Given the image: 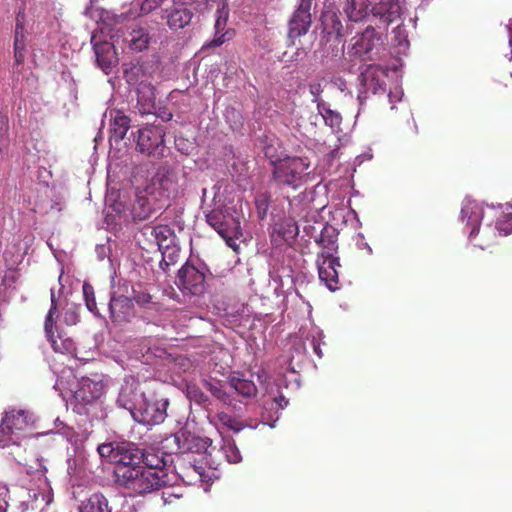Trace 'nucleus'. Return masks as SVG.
I'll return each mask as SVG.
<instances>
[{
  "instance_id": "57",
  "label": "nucleus",
  "mask_w": 512,
  "mask_h": 512,
  "mask_svg": "<svg viewBox=\"0 0 512 512\" xmlns=\"http://www.w3.org/2000/svg\"><path fill=\"white\" fill-rule=\"evenodd\" d=\"M14 39H17V40L25 39L24 30H15Z\"/></svg>"
},
{
  "instance_id": "49",
  "label": "nucleus",
  "mask_w": 512,
  "mask_h": 512,
  "mask_svg": "<svg viewBox=\"0 0 512 512\" xmlns=\"http://www.w3.org/2000/svg\"><path fill=\"white\" fill-rule=\"evenodd\" d=\"M64 319L67 324L74 325L79 321V316L75 311L67 310Z\"/></svg>"
},
{
  "instance_id": "21",
  "label": "nucleus",
  "mask_w": 512,
  "mask_h": 512,
  "mask_svg": "<svg viewBox=\"0 0 512 512\" xmlns=\"http://www.w3.org/2000/svg\"><path fill=\"white\" fill-rule=\"evenodd\" d=\"M130 128V118L124 113L117 111L111 119L110 139L119 142L124 139Z\"/></svg>"
},
{
  "instance_id": "54",
  "label": "nucleus",
  "mask_w": 512,
  "mask_h": 512,
  "mask_svg": "<svg viewBox=\"0 0 512 512\" xmlns=\"http://www.w3.org/2000/svg\"><path fill=\"white\" fill-rule=\"evenodd\" d=\"M274 402L278 405L280 409H284L288 405V400L282 395H279L278 397L274 398Z\"/></svg>"
},
{
  "instance_id": "4",
  "label": "nucleus",
  "mask_w": 512,
  "mask_h": 512,
  "mask_svg": "<svg viewBox=\"0 0 512 512\" xmlns=\"http://www.w3.org/2000/svg\"><path fill=\"white\" fill-rule=\"evenodd\" d=\"M166 130L161 125H148L138 130L136 149L148 157L162 159L170 150L165 143Z\"/></svg>"
},
{
  "instance_id": "25",
  "label": "nucleus",
  "mask_w": 512,
  "mask_h": 512,
  "mask_svg": "<svg viewBox=\"0 0 512 512\" xmlns=\"http://www.w3.org/2000/svg\"><path fill=\"white\" fill-rule=\"evenodd\" d=\"M170 456L158 455L156 453H142L141 466H145V470L157 472V474H168L167 465Z\"/></svg>"
},
{
  "instance_id": "20",
  "label": "nucleus",
  "mask_w": 512,
  "mask_h": 512,
  "mask_svg": "<svg viewBox=\"0 0 512 512\" xmlns=\"http://www.w3.org/2000/svg\"><path fill=\"white\" fill-rule=\"evenodd\" d=\"M96 61L103 71L108 73L117 63V57L114 46L109 42H100L94 44Z\"/></svg>"
},
{
  "instance_id": "1",
  "label": "nucleus",
  "mask_w": 512,
  "mask_h": 512,
  "mask_svg": "<svg viewBox=\"0 0 512 512\" xmlns=\"http://www.w3.org/2000/svg\"><path fill=\"white\" fill-rule=\"evenodd\" d=\"M131 391L123 389L118 397V403L131 412L135 421L144 425L153 426L164 422L167 417L169 400L157 393L142 394L141 400L136 404L130 403L126 397Z\"/></svg>"
},
{
  "instance_id": "34",
  "label": "nucleus",
  "mask_w": 512,
  "mask_h": 512,
  "mask_svg": "<svg viewBox=\"0 0 512 512\" xmlns=\"http://www.w3.org/2000/svg\"><path fill=\"white\" fill-rule=\"evenodd\" d=\"M317 109L327 125L331 128H339L342 122L340 113L330 109L325 102H319Z\"/></svg>"
},
{
  "instance_id": "38",
  "label": "nucleus",
  "mask_w": 512,
  "mask_h": 512,
  "mask_svg": "<svg viewBox=\"0 0 512 512\" xmlns=\"http://www.w3.org/2000/svg\"><path fill=\"white\" fill-rule=\"evenodd\" d=\"M82 290L87 309L93 314L98 315V308L93 286L87 282H84Z\"/></svg>"
},
{
  "instance_id": "9",
  "label": "nucleus",
  "mask_w": 512,
  "mask_h": 512,
  "mask_svg": "<svg viewBox=\"0 0 512 512\" xmlns=\"http://www.w3.org/2000/svg\"><path fill=\"white\" fill-rule=\"evenodd\" d=\"M104 392V384L99 375L95 378L82 377L79 380L78 388L74 392V399L77 405L85 408L98 401Z\"/></svg>"
},
{
  "instance_id": "18",
  "label": "nucleus",
  "mask_w": 512,
  "mask_h": 512,
  "mask_svg": "<svg viewBox=\"0 0 512 512\" xmlns=\"http://www.w3.org/2000/svg\"><path fill=\"white\" fill-rule=\"evenodd\" d=\"M215 231L223 238L228 247L232 248L235 252L238 251L239 245L236 240L242 236V229L240 221L235 217H227V220L221 223L220 228Z\"/></svg>"
},
{
  "instance_id": "53",
  "label": "nucleus",
  "mask_w": 512,
  "mask_h": 512,
  "mask_svg": "<svg viewBox=\"0 0 512 512\" xmlns=\"http://www.w3.org/2000/svg\"><path fill=\"white\" fill-rule=\"evenodd\" d=\"M225 449H226V452H227L228 450H230V451H232V453H233L231 456H230V455H227V457H228V461H229V462H231V463H236V462H238V461L240 460L239 453H238V452H235V451H234V448H233L231 445L227 446Z\"/></svg>"
},
{
  "instance_id": "11",
  "label": "nucleus",
  "mask_w": 512,
  "mask_h": 512,
  "mask_svg": "<svg viewBox=\"0 0 512 512\" xmlns=\"http://www.w3.org/2000/svg\"><path fill=\"white\" fill-rule=\"evenodd\" d=\"M318 275L321 282L331 291L339 288L338 268L341 267L339 258L329 254H318L316 259Z\"/></svg>"
},
{
  "instance_id": "42",
  "label": "nucleus",
  "mask_w": 512,
  "mask_h": 512,
  "mask_svg": "<svg viewBox=\"0 0 512 512\" xmlns=\"http://www.w3.org/2000/svg\"><path fill=\"white\" fill-rule=\"evenodd\" d=\"M217 418L223 426L232 431L239 432L244 428V425L240 421L226 412H219Z\"/></svg>"
},
{
  "instance_id": "16",
  "label": "nucleus",
  "mask_w": 512,
  "mask_h": 512,
  "mask_svg": "<svg viewBox=\"0 0 512 512\" xmlns=\"http://www.w3.org/2000/svg\"><path fill=\"white\" fill-rule=\"evenodd\" d=\"M298 225L291 218H284L276 222L270 233L271 242L275 246H282L292 242L298 235Z\"/></svg>"
},
{
  "instance_id": "14",
  "label": "nucleus",
  "mask_w": 512,
  "mask_h": 512,
  "mask_svg": "<svg viewBox=\"0 0 512 512\" xmlns=\"http://www.w3.org/2000/svg\"><path fill=\"white\" fill-rule=\"evenodd\" d=\"M110 318L114 323H127L134 317L132 300L125 295L113 293L109 301Z\"/></svg>"
},
{
  "instance_id": "51",
  "label": "nucleus",
  "mask_w": 512,
  "mask_h": 512,
  "mask_svg": "<svg viewBox=\"0 0 512 512\" xmlns=\"http://www.w3.org/2000/svg\"><path fill=\"white\" fill-rule=\"evenodd\" d=\"M3 492H0V512H7L8 509V502L6 500V494L8 493V490L3 488Z\"/></svg>"
},
{
  "instance_id": "6",
  "label": "nucleus",
  "mask_w": 512,
  "mask_h": 512,
  "mask_svg": "<svg viewBox=\"0 0 512 512\" xmlns=\"http://www.w3.org/2000/svg\"><path fill=\"white\" fill-rule=\"evenodd\" d=\"M360 75H359V81L361 86L363 87V91L360 92L358 99L360 101V110L364 107L363 99L366 98V96H363V94H366L368 92H371L372 94H377L379 92L385 91V72L381 68V66L376 64H367L362 65L360 67Z\"/></svg>"
},
{
  "instance_id": "32",
  "label": "nucleus",
  "mask_w": 512,
  "mask_h": 512,
  "mask_svg": "<svg viewBox=\"0 0 512 512\" xmlns=\"http://www.w3.org/2000/svg\"><path fill=\"white\" fill-rule=\"evenodd\" d=\"M48 341L56 353L74 355L76 351L74 341L71 338H65L61 333L53 335Z\"/></svg>"
},
{
  "instance_id": "45",
  "label": "nucleus",
  "mask_w": 512,
  "mask_h": 512,
  "mask_svg": "<svg viewBox=\"0 0 512 512\" xmlns=\"http://www.w3.org/2000/svg\"><path fill=\"white\" fill-rule=\"evenodd\" d=\"M323 80H313L309 83V92L313 96V102H316L317 105L319 102H324L321 99V94L323 92Z\"/></svg>"
},
{
  "instance_id": "37",
  "label": "nucleus",
  "mask_w": 512,
  "mask_h": 512,
  "mask_svg": "<svg viewBox=\"0 0 512 512\" xmlns=\"http://www.w3.org/2000/svg\"><path fill=\"white\" fill-rule=\"evenodd\" d=\"M207 223L215 230L216 228H220L221 223L227 220V217H233L230 214L224 213L223 209L216 208L208 212L206 215Z\"/></svg>"
},
{
  "instance_id": "48",
  "label": "nucleus",
  "mask_w": 512,
  "mask_h": 512,
  "mask_svg": "<svg viewBox=\"0 0 512 512\" xmlns=\"http://www.w3.org/2000/svg\"><path fill=\"white\" fill-rule=\"evenodd\" d=\"M153 114H156L164 122H168L173 118L172 112L167 107H159Z\"/></svg>"
},
{
  "instance_id": "35",
  "label": "nucleus",
  "mask_w": 512,
  "mask_h": 512,
  "mask_svg": "<svg viewBox=\"0 0 512 512\" xmlns=\"http://www.w3.org/2000/svg\"><path fill=\"white\" fill-rule=\"evenodd\" d=\"M226 20H227V17L222 18L221 15L218 16V18L216 19V22H215V36L211 41L207 42L203 46L204 48L219 47L226 41L227 32L226 33L222 32L226 26ZM228 39L229 38H227V40Z\"/></svg>"
},
{
  "instance_id": "29",
  "label": "nucleus",
  "mask_w": 512,
  "mask_h": 512,
  "mask_svg": "<svg viewBox=\"0 0 512 512\" xmlns=\"http://www.w3.org/2000/svg\"><path fill=\"white\" fill-rule=\"evenodd\" d=\"M316 242L322 248L319 254L333 255L338 249L336 234L332 228H323Z\"/></svg>"
},
{
  "instance_id": "13",
  "label": "nucleus",
  "mask_w": 512,
  "mask_h": 512,
  "mask_svg": "<svg viewBox=\"0 0 512 512\" xmlns=\"http://www.w3.org/2000/svg\"><path fill=\"white\" fill-rule=\"evenodd\" d=\"M312 0H301L297 10L289 22L288 37L290 39L305 35L312 23L311 19Z\"/></svg>"
},
{
  "instance_id": "44",
  "label": "nucleus",
  "mask_w": 512,
  "mask_h": 512,
  "mask_svg": "<svg viewBox=\"0 0 512 512\" xmlns=\"http://www.w3.org/2000/svg\"><path fill=\"white\" fill-rule=\"evenodd\" d=\"M187 396L197 404H205L209 400L208 396L196 385L187 386Z\"/></svg>"
},
{
  "instance_id": "50",
  "label": "nucleus",
  "mask_w": 512,
  "mask_h": 512,
  "mask_svg": "<svg viewBox=\"0 0 512 512\" xmlns=\"http://www.w3.org/2000/svg\"><path fill=\"white\" fill-rule=\"evenodd\" d=\"M170 232V230L166 226H157L154 227L152 230V234L156 237V239L159 241L160 238H166L165 233Z\"/></svg>"
},
{
  "instance_id": "41",
  "label": "nucleus",
  "mask_w": 512,
  "mask_h": 512,
  "mask_svg": "<svg viewBox=\"0 0 512 512\" xmlns=\"http://www.w3.org/2000/svg\"><path fill=\"white\" fill-rule=\"evenodd\" d=\"M496 229L500 235L506 236L512 233V212H503V214L498 217Z\"/></svg>"
},
{
  "instance_id": "22",
  "label": "nucleus",
  "mask_w": 512,
  "mask_h": 512,
  "mask_svg": "<svg viewBox=\"0 0 512 512\" xmlns=\"http://www.w3.org/2000/svg\"><path fill=\"white\" fill-rule=\"evenodd\" d=\"M79 512H112V508L102 493H93L82 501Z\"/></svg>"
},
{
  "instance_id": "40",
  "label": "nucleus",
  "mask_w": 512,
  "mask_h": 512,
  "mask_svg": "<svg viewBox=\"0 0 512 512\" xmlns=\"http://www.w3.org/2000/svg\"><path fill=\"white\" fill-rule=\"evenodd\" d=\"M133 299L134 301L141 307L152 309L154 307V302L152 301V296L145 289H133Z\"/></svg>"
},
{
  "instance_id": "8",
  "label": "nucleus",
  "mask_w": 512,
  "mask_h": 512,
  "mask_svg": "<svg viewBox=\"0 0 512 512\" xmlns=\"http://www.w3.org/2000/svg\"><path fill=\"white\" fill-rule=\"evenodd\" d=\"M484 209L481 203L476 200L466 199L463 202V206L461 209V218L462 221H466V225L471 227V231L469 233V240L473 242L475 246L480 247L481 249H485L489 246V241H477L476 236L479 233V225L483 218Z\"/></svg>"
},
{
  "instance_id": "55",
  "label": "nucleus",
  "mask_w": 512,
  "mask_h": 512,
  "mask_svg": "<svg viewBox=\"0 0 512 512\" xmlns=\"http://www.w3.org/2000/svg\"><path fill=\"white\" fill-rule=\"evenodd\" d=\"M14 50L25 51L26 50L25 39H20V40L14 39Z\"/></svg>"
},
{
  "instance_id": "59",
  "label": "nucleus",
  "mask_w": 512,
  "mask_h": 512,
  "mask_svg": "<svg viewBox=\"0 0 512 512\" xmlns=\"http://www.w3.org/2000/svg\"><path fill=\"white\" fill-rule=\"evenodd\" d=\"M314 351H315L318 355H320V354H319V352H318V350H317V348H314Z\"/></svg>"
},
{
  "instance_id": "3",
  "label": "nucleus",
  "mask_w": 512,
  "mask_h": 512,
  "mask_svg": "<svg viewBox=\"0 0 512 512\" xmlns=\"http://www.w3.org/2000/svg\"><path fill=\"white\" fill-rule=\"evenodd\" d=\"M273 165L272 177L280 186L297 189L307 180L309 163L300 157H285L271 160Z\"/></svg>"
},
{
  "instance_id": "52",
  "label": "nucleus",
  "mask_w": 512,
  "mask_h": 512,
  "mask_svg": "<svg viewBox=\"0 0 512 512\" xmlns=\"http://www.w3.org/2000/svg\"><path fill=\"white\" fill-rule=\"evenodd\" d=\"M180 495L171 493L169 491H162V499L164 500L165 504H170L173 502L172 498H179Z\"/></svg>"
},
{
  "instance_id": "10",
  "label": "nucleus",
  "mask_w": 512,
  "mask_h": 512,
  "mask_svg": "<svg viewBox=\"0 0 512 512\" xmlns=\"http://www.w3.org/2000/svg\"><path fill=\"white\" fill-rule=\"evenodd\" d=\"M192 4L182 0H173L172 5L164 10L163 18L171 30L183 29L188 26L194 17Z\"/></svg>"
},
{
  "instance_id": "31",
  "label": "nucleus",
  "mask_w": 512,
  "mask_h": 512,
  "mask_svg": "<svg viewBox=\"0 0 512 512\" xmlns=\"http://www.w3.org/2000/svg\"><path fill=\"white\" fill-rule=\"evenodd\" d=\"M229 388L243 397H253L257 394V387L253 381L232 377L228 381Z\"/></svg>"
},
{
  "instance_id": "19",
  "label": "nucleus",
  "mask_w": 512,
  "mask_h": 512,
  "mask_svg": "<svg viewBox=\"0 0 512 512\" xmlns=\"http://www.w3.org/2000/svg\"><path fill=\"white\" fill-rule=\"evenodd\" d=\"M204 388L211 393V395L220 401L223 405L227 407L236 408V402L231 394V389L227 383H223L221 381H209L203 380Z\"/></svg>"
},
{
  "instance_id": "5",
  "label": "nucleus",
  "mask_w": 512,
  "mask_h": 512,
  "mask_svg": "<svg viewBox=\"0 0 512 512\" xmlns=\"http://www.w3.org/2000/svg\"><path fill=\"white\" fill-rule=\"evenodd\" d=\"M177 172L168 166H159L146 185V192L161 203L175 196L179 191Z\"/></svg>"
},
{
  "instance_id": "30",
  "label": "nucleus",
  "mask_w": 512,
  "mask_h": 512,
  "mask_svg": "<svg viewBox=\"0 0 512 512\" xmlns=\"http://www.w3.org/2000/svg\"><path fill=\"white\" fill-rule=\"evenodd\" d=\"M129 37V47L137 52L146 50L151 41L148 31L143 27L133 29L130 32Z\"/></svg>"
},
{
  "instance_id": "23",
  "label": "nucleus",
  "mask_w": 512,
  "mask_h": 512,
  "mask_svg": "<svg viewBox=\"0 0 512 512\" xmlns=\"http://www.w3.org/2000/svg\"><path fill=\"white\" fill-rule=\"evenodd\" d=\"M177 469L179 470V475L183 480H187L189 482L203 480L204 467L196 464L195 461L182 459L179 461Z\"/></svg>"
},
{
  "instance_id": "56",
  "label": "nucleus",
  "mask_w": 512,
  "mask_h": 512,
  "mask_svg": "<svg viewBox=\"0 0 512 512\" xmlns=\"http://www.w3.org/2000/svg\"><path fill=\"white\" fill-rule=\"evenodd\" d=\"M14 57L17 64H21L25 58V51L14 50Z\"/></svg>"
},
{
  "instance_id": "26",
  "label": "nucleus",
  "mask_w": 512,
  "mask_h": 512,
  "mask_svg": "<svg viewBox=\"0 0 512 512\" xmlns=\"http://www.w3.org/2000/svg\"><path fill=\"white\" fill-rule=\"evenodd\" d=\"M5 423L9 425L10 429H13L17 434L24 431L30 425V415L25 410H11L6 412L3 417Z\"/></svg>"
},
{
  "instance_id": "28",
  "label": "nucleus",
  "mask_w": 512,
  "mask_h": 512,
  "mask_svg": "<svg viewBox=\"0 0 512 512\" xmlns=\"http://www.w3.org/2000/svg\"><path fill=\"white\" fill-rule=\"evenodd\" d=\"M379 40L375 29L371 26L367 27L355 43L356 52L369 54Z\"/></svg>"
},
{
  "instance_id": "27",
  "label": "nucleus",
  "mask_w": 512,
  "mask_h": 512,
  "mask_svg": "<svg viewBox=\"0 0 512 512\" xmlns=\"http://www.w3.org/2000/svg\"><path fill=\"white\" fill-rule=\"evenodd\" d=\"M369 6V0H346L344 11L351 21L357 22L368 15Z\"/></svg>"
},
{
  "instance_id": "7",
  "label": "nucleus",
  "mask_w": 512,
  "mask_h": 512,
  "mask_svg": "<svg viewBox=\"0 0 512 512\" xmlns=\"http://www.w3.org/2000/svg\"><path fill=\"white\" fill-rule=\"evenodd\" d=\"M178 287L184 293L201 295L206 289L205 274L193 264L186 262L178 271Z\"/></svg>"
},
{
  "instance_id": "47",
  "label": "nucleus",
  "mask_w": 512,
  "mask_h": 512,
  "mask_svg": "<svg viewBox=\"0 0 512 512\" xmlns=\"http://www.w3.org/2000/svg\"><path fill=\"white\" fill-rule=\"evenodd\" d=\"M8 128H9L8 117L5 114L0 113V143L7 136Z\"/></svg>"
},
{
  "instance_id": "2",
  "label": "nucleus",
  "mask_w": 512,
  "mask_h": 512,
  "mask_svg": "<svg viewBox=\"0 0 512 512\" xmlns=\"http://www.w3.org/2000/svg\"><path fill=\"white\" fill-rule=\"evenodd\" d=\"M118 475L121 478V487L139 495L166 488L171 480L168 474L145 470V466H140L136 470L122 469Z\"/></svg>"
},
{
  "instance_id": "46",
  "label": "nucleus",
  "mask_w": 512,
  "mask_h": 512,
  "mask_svg": "<svg viewBox=\"0 0 512 512\" xmlns=\"http://www.w3.org/2000/svg\"><path fill=\"white\" fill-rule=\"evenodd\" d=\"M164 0H145L141 5V12L144 14L150 13L162 4Z\"/></svg>"
},
{
  "instance_id": "39",
  "label": "nucleus",
  "mask_w": 512,
  "mask_h": 512,
  "mask_svg": "<svg viewBox=\"0 0 512 512\" xmlns=\"http://www.w3.org/2000/svg\"><path fill=\"white\" fill-rule=\"evenodd\" d=\"M270 194L268 192L259 193L255 197V206L257 215L260 219H264L270 205Z\"/></svg>"
},
{
  "instance_id": "58",
  "label": "nucleus",
  "mask_w": 512,
  "mask_h": 512,
  "mask_svg": "<svg viewBox=\"0 0 512 512\" xmlns=\"http://www.w3.org/2000/svg\"><path fill=\"white\" fill-rule=\"evenodd\" d=\"M15 30H24V25H23V23L21 22L19 15L17 16V19H16V27H15Z\"/></svg>"
},
{
  "instance_id": "24",
  "label": "nucleus",
  "mask_w": 512,
  "mask_h": 512,
  "mask_svg": "<svg viewBox=\"0 0 512 512\" xmlns=\"http://www.w3.org/2000/svg\"><path fill=\"white\" fill-rule=\"evenodd\" d=\"M136 108L141 115H149L154 113L155 93L153 87L144 86L138 89Z\"/></svg>"
},
{
  "instance_id": "43",
  "label": "nucleus",
  "mask_w": 512,
  "mask_h": 512,
  "mask_svg": "<svg viewBox=\"0 0 512 512\" xmlns=\"http://www.w3.org/2000/svg\"><path fill=\"white\" fill-rule=\"evenodd\" d=\"M119 444L114 445L113 443H103L98 446L97 451L101 458H106L110 462L114 463V457H118Z\"/></svg>"
},
{
  "instance_id": "12",
  "label": "nucleus",
  "mask_w": 512,
  "mask_h": 512,
  "mask_svg": "<svg viewBox=\"0 0 512 512\" xmlns=\"http://www.w3.org/2000/svg\"><path fill=\"white\" fill-rule=\"evenodd\" d=\"M118 457H114L115 469L114 476L115 482L121 484V478L118 473L122 469H138L141 466L142 452L139 449L132 447L128 443H120L118 448Z\"/></svg>"
},
{
  "instance_id": "17",
  "label": "nucleus",
  "mask_w": 512,
  "mask_h": 512,
  "mask_svg": "<svg viewBox=\"0 0 512 512\" xmlns=\"http://www.w3.org/2000/svg\"><path fill=\"white\" fill-rule=\"evenodd\" d=\"M371 12L373 16L379 17L388 26L400 19L401 7L399 0H380L372 7Z\"/></svg>"
},
{
  "instance_id": "36",
  "label": "nucleus",
  "mask_w": 512,
  "mask_h": 512,
  "mask_svg": "<svg viewBox=\"0 0 512 512\" xmlns=\"http://www.w3.org/2000/svg\"><path fill=\"white\" fill-rule=\"evenodd\" d=\"M5 420L2 419L0 424V447H8L10 445L19 444L20 438L19 435L13 430L10 429Z\"/></svg>"
},
{
  "instance_id": "33",
  "label": "nucleus",
  "mask_w": 512,
  "mask_h": 512,
  "mask_svg": "<svg viewBox=\"0 0 512 512\" xmlns=\"http://www.w3.org/2000/svg\"><path fill=\"white\" fill-rule=\"evenodd\" d=\"M50 294H51L50 295L51 296V306H50V309L48 310V313L46 315L45 322H44V330H45L47 339H49L53 335H55V331H57V326H56V322L54 319V316L57 313V300H56L54 288L50 289Z\"/></svg>"
},
{
  "instance_id": "15",
  "label": "nucleus",
  "mask_w": 512,
  "mask_h": 512,
  "mask_svg": "<svg viewBox=\"0 0 512 512\" xmlns=\"http://www.w3.org/2000/svg\"><path fill=\"white\" fill-rule=\"evenodd\" d=\"M163 207V204L151 197L146 188L138 191L134 203L132 204L131 213L134 220L142 221L151 217V215Z\"/></svg>"
}]
</instances>
